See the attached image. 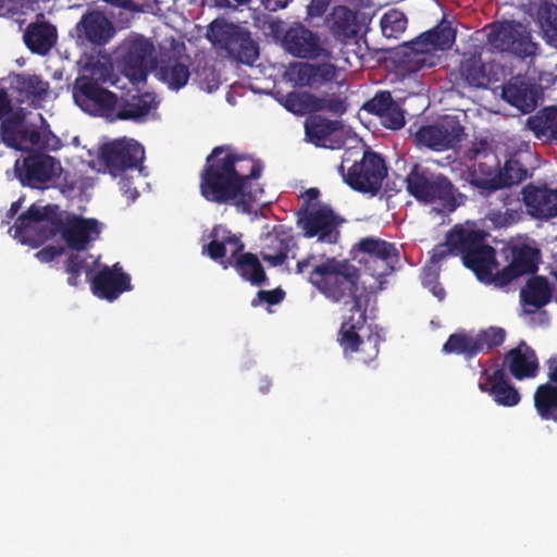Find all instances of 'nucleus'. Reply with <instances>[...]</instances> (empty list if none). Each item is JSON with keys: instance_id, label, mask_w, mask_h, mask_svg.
Here are the masks:
<instances>
[{"instance_id": "nucleus-11", "label": "nucleus", "mask_w": 557, "mask_h": 557, "mask_svg": "<svg viewBox=\"0 0 557 557\" xmlns=\"http://www.w3.org/2000/svg\"><path fill=\"white\" fill-rule=\"evenodd\" d=\"M504 67L497 62H483L478 51L461 54L458 66L450 72V81L461 88H487L500 81Z\"/></svg>"}, {"instance_id": "nucleus-56", "label": "nucleus", "mask_w": 557, "mask_h": 557, "mask_svg": "<svg viewBox=\"0 0 557 557\" xmlns=\"http://www.w3.org/2000/svg\"><path fill=\"white\" fill-rule=\"evenodd\" d=\"M121 193L128 201H135L139 196L137 188L134 186L133 181L126 176L121 177L119 182Z\"/></svg>"}, {"instance_id": "nucleus-60", "label": "nucleus", "mask_w": 557, "mask_h": 557, "mask_svg": "<svg viewBox=\"0 0 557 557\" xmlns=\"http://www.w3.org/2000/svg\"><path fill=\"white\" fill-rule=\"evenodd\" d=\"M62 147V143L59 137L55 135L48 133L44 134V143L41 145V149H48L52 151H57Z\"/></svg>"}, {"instance_id": "nucleus-27", "label": "nucleus", "mask_w": 557, "mask_h": 557, "mask_svg": "<svg viewBox=\"0 0 557 557\" xmlns=\"http://www.w3.org/2000/svg\"><path fill=\"white\" fill-rule=\"evenodd\" d=\"M367 302L363 304L357 298L349 309V314L343 317L337 341L346 354L357 352L363 339L359 332L367 323Z\"/></svg>"}, {"instance_id": "nucleus-55", "label": "nucleus", "mask_w": 557, "mask_h": 557, "mask_svg": "<svg viewBox=\"0 0 557 557\" xmlns=\"http://www.w3.org/2000/svg\"><path fill=\"white\" fill-rule=\"evenodd\" d=\"M330 0H311L307 5V15L310 18L321 17L327 10Z\"/></svg>"}, {"instance_id": "nucleus-23", "label": "nucleus", "mask_w": 557, "mask_h": 557, "mask_svg": "<svg viewBox=\"0 0 557 557\" xmlns=\"http://www.w3.org/2000/svg\"><path fill=\"white\" fill-rule=\"evenodd\" d=\"M92 294L101 299L113 301L124 292L132 289L131 276L116 262L112 267L104 265L90 282Z\"/></svg>"}, {"instance_id": "nucleus-18", "label": "nucleus", "mask_w": 557, "mask_h": 557, "mask_svg": "<svg viewBox=\"0 0 557 557\" xmlns=\"http://www.w3.org/2000/svg\"><path fill=\"white\" fill-rule=\"evenodd\" d=\"M113 22L100 10H87L71 32L78 46L102 48L115 36Z\"/></svg>"}, {"instance_id": "nucleus-24", "label": "nucleus", "mask_w": 557, "mask_h": 557, "mask_svg": "<svg viewBox=\"0 0 557 557\" xmlns=\"http://www.w3.org/2000/svg\"><path fill=\"white\" fill-rule=\"evenodd\" d=\"M189 65L188 57L181 55L175 50H168L156 58L153 70L170 89L180 90L186 86L190 77Z\"/></svg>"}, {"instance_id": "nucleus-41", "label": "nucleus", "mask_w": 557, "mask_h": 557, "mask_svg": "<svg viewBox=\"0 0 557 557\" xmlns=\"http://www.w3.org/2000/svg\"><path fill=\"white\" fill-rule=\"evenodd\" d=\"M481 168L482 164L480 163L478 168L474 165L468 171V182L471 186L478 188L482 196L487 197L503 188L502 177H499L498 173H494L491 168L487 171L482 170L479 172Z\"/></svg>"}, {"instance_id": "nucleus-61", "label": "nucleus", "mask_w": 557, "mask_h": 557, "mask_svg": "<svg viewBox=\"0 0 557 557\" xmlns=\"http://www.w3.org/2000/svg\"><path fill=\"white\" fill-rule=\"evenodd\" d=\"M424 284L431 285L430 290L432 294L438 299L443 300L446 296L445 288L442 286L441 283L436 281V277H434L431 281L425 282Z\"/></svg>"}, {"instance_id": "nucleus-28", "label": "nucleus", "mask_w": 557, "mask_h": 557, "mask_svg": "<svg viewBox=\"0 0 557 557\" xmlns=\"http://www.w3.org/2000/svg\"><path fill=\"white\" fill-rule=\"evenodd\" d=\"M503 364L518 381L535 377L539 372L537 356L524 341L505 354Z\"/></svg>"}, {"instance_id": "nucleus-26", "label": "nucleus", "mask_w": 557, "mask_h": 557, "mask_svg": "<svg viewBox=\"0 0 557 557\" xmlns=\"http://www.w3.org/2000/svg\"><path fill=\"white\" fill-rule=\"evenodd\" d=\"M61 171L60 162L46 153H33L24 158L18 176L24 186L44 188Z\"/></svg>"}, {"instance_id": "nucleus-52", "label": "nucleus", "mask_w": 557, "mask_h": 557, "mask_svg": "<svg viewBox=\"0 0 557 557\" xmlns=\"http://www.w3.org/2000/svg\"><path fill=\"white\" fill-rule=\"evenodd\" d=\"M285 296V292L281 288H275L272 290L260 289L257 293V297L251 300V306L257 307L261 302H267L268 305H277L280 304Z\"/></svg>"}, {"instance_id": "nucleus-32", "label": "nucleus", "mask_w": 557, "mask_h": 557, "mask_svg": "<svg viewBox=\"0 0 557 557\" xmlns=\"http://www.w3.org/2000/svg\"><path fill=\"white\" fill-rule=\"evenodd\" d=\"M326 25L333 37L341 41L356 38L360 30L356 12L345 5L333 8L326 17Z\"/></svg>"}, {"instance_id": "nucleus-1", "label": "nucleus", "mask_w": 557, "mask_h": 557, "mask_svg": "<svg viewBox=\"0 0 557 557\" xmlns=\"http://www.w3.org/2000/svg\"><path fill=\"white\" fill-rule=\"evenodd\" d=\"M260 161L234 152L231 146L214 147L206 158L199 175L200 195L215 205H239L248 195L247 184L260 177Z\"/></svg>"}, {"instance_id": "nucleus-46", "label": "nucleus", "mask_w": 557, "mask_h": 557, "mask_svg": "<svg viewBox=\"0 0 557 557\" xmlns=\"http://www.w3.org/2000/svg\"><path fill=\"white\" fill-rule=\"evenodd\" d=\"M23 123V117L18 114H9L2 119L1 133L4 144L9 147H16L20 127Z\"/></svg>"}, {"instance_id": "nucleus-49", "label": "nucleus", "mask_w": 557, "mask_h": 557, "mask_svg": "<svg viewBox=\"0 0 557 557\" xmlns=\"http://www.w3.org/2000/svg\"><path fill=\"white\" fill-rule=\"evenodd\" d=\"M380 120L384 127L394 131L400 129L406 123L405 112L395 100L388 107V111L382 113Z\"/></svg>"}, {"instance_id": "nucleus-40", "label": "nucleus", "mask_w": 557, "mask_h": 557, "mask_svg": "<svg viewBox=\"0 0 557 557\" xmlns=\"http://www.w3.org/2000/svg\"><path fill=\"white\" fill-rule=\"evenodd\" d=\"M14 89L21 96V100H41L49 90V84L36 74H18L14 79Z\"/></svg>"}, {"instance_id": "nucleus-31", "label": "nucleus", "mask_w": 557, "mask_h": 557, "mask_svg": "<svg viewBox=\"0 0 557 557\" xmlns=\"http://www.w3.org/2000/svg\"><path fill=\"white\" fill-rule=\"evenodd\" d=\"M292 75L297 85L318 88L335 78L336 67L332 63H297Z\"/></svg>"}, {"instance_id": "nucleus-53", "label": "nucleus", "mask_w": 557, "mask_h": 557, "mask_svg": "<svg viewBox=\"0 0 557 557\" xmlns=\"http://www.w3.org/2000/svg\"><path fill=\"white\" fill-rule=\"evenodd\" d=\"M18 138L24 143H28L33 147L41 148L44 143V135L36 128L23 127L18 132L17 139Z\"/></svg>"}, {"instance_id": "nucleus-2", "label": "nucleus", "mask_w": 557, "mask_h": 557, "mask_svg": "<svg viewBox=\"0 0 557 557\" xmlns=\"http://www.w3.org/2000/svg\"><path fill=\"white\" fill-rule=\"evenodd\" d=\"M12 228L13 237L23 245L37 248L60 234L67 247L76 251L87 249L100 234L96 219L71 215L63 220L55 205H30L17 216Z\"/></svg>"}, {"instance_id": "nucleus-25", "label": "nucleus", "mask_w": 557, "mask_h": 557, "mask_svg": "<svg viewBox=\"0 0 557 557\" xmlns=\"http://www.w3.org/2000/svg\"><path fill=\"white\" fill-rule=\"evenodd\" d=\"M481 376L484 380L479 383L480 391L487 393L498 406L515 407L520 403L521 395L510 383L504 367L497 366L491 373L483 369Z\"/></svg>"}, {"instance_id": "nucleus-6", "label": "nucleus", "mask_w": 557, "mask_h": 557, "mask_svg": "<svg viewBox=\"0 0 557 557\" xmlns=\"http://www.w3.org/2000/svg\"><path fill=\"white\" fill-rule=\"evenodd\" d=\"M406 190L418 202L437 203L449 211L462 203L463 195L443 173L414 163L405 177Z\"/></svg>"}, {"instance_id": "nucleus-21", "label": "nucleus", "mask_w": 557, "mask_h": 557, "mask_svg": "<svg viewBox=\"0 0 557 557\" xmlns=\"http://www.w3.org/2000/svg\"><path fill=\"white\" fill-rule=\"evenodd\" d=\"M521 195L531 218L548 221L557 216V188L531 182L522 187Z\"/></svg>"}, {"instance_id": "nucleus-54", "label": "nucleus", "mask_w": 557, "mask_h": 557, "mask_svg": "<svg viewBox=\"0 0 557 557\" xmlns=\"http://www.w3.org/2000/svg\"><path fill=\"white\" fill-rule=\"evenodd\" d=\"M64 252V249L62 247H57L53 245H49L40 249L35 253V257L40 262H51L57 257L61 256Z\"/></svg>"}, {"instance_id": "nucleus-39", "label": "nucleus", "mask_w": 557, "mask_h": 557, "mask_svg": "<svg viewBox=\"0 0 557 557\" xmlns=\"http://www.w3.org/2000/svg\"><path fill=\"white\" fill-rule=\"evenodd\" d=\"M534 407L543 420L557 422V385H539L534 393Z\"/></svg>"}, {"instance_id": "nucleus-17", "label": "nucleus", "mask_w": 557, "mask_h": 557, "mask_svg": "<svg viewBox=\"0 0 557 557\" xmlns=\"http://www.w3.org/2000/svg\"><path fill=\"white\" fill-rule=\"evenodd\" d=\"M465 136V127L459 119L451 115H445L434 124L423 125L414 134L418 145L438 152L454 149Z\"/></svg>"}, {"instance_id": "nucleus-36", "label": "nucleus", "mask_w": 557, "mask_h": 557, "mask_svg": "<svg viewBox=\"0 0 557 557\" xmlns=\"http://www.w3.org/2000/svg\"><path fill=\"white\" fill-rule=\"evenodd\" d=\"M527 126L537 139L557 143V107L550 106L540 110L527 120Z\"/></svg>"}, {"instance_id": "nucleus-35", "label": "nucleus", "mask_w": 557, "mask_h": 557, "mask_svg": "<svg viewBox=\"0 0 557 557\" xmlns=\"http://www.w3.org/2000/svg\"><path fill=\"white\" fill-rule=\"evenodd\" d=\"M341 128V122L318 114L310 115L305 122L306 137L317 147H331L327 145L330 136Z\"/></svg>"}, {"instance_id": "nucleus-38", "label": "nucleus", "mask_w": 557, "mask_h": 557, "mask_svg": "<svg viewBox=\"0 0 557 557\" xmlns=\"http://www.w3.org/2000/svg\"><path fill=\"white\" fill-rule=\"evenodd\" d=\"M499 200L503 206L506 207V210H490L487 219L496 227H507L519 222L522 216L521 207L518 206V208H509L513 202L519 203V197L512 193L502 191L499 194Z\"/></svg>"}, {"instance_id": "nucleus-10", "label": "nucleus", "mask_w": 557, "mask_h": 557, "mask_svg": "<svg viewBox=\"0 0 557 557\" xmlns=\"http://www.w3.org/2000/svg\"><path fill=\"white\" fill-rule=\"evenodd\" d=\"M507 265L494 274L496 287L505 288L520 277L533 275L539 271L542 260L541 250L527 243H515L503 248Z\"/></svg>"}, {"instance_id": "nucleus-42", "label": "nucleus", "mask_w": 557, "mask_h": 557, "mask_svg": "<svg viewBox=\"0 0 557 557\" xmlns=\"http://www.w3.org/2000/svg\"><path fill=\"white\" fill-rule=\"evenodd\" d=\"M523 153H515L499 170L498 175L502 177L503 188L521 183L529 176V170L523 161Z\"/></svg>"}, {"instance_id": "nucleus-48", "label": "nucleus", "mask_w": 557, "mask_h": 557, "mask_svg": "<svg viewBox=\"0 0 557 557\" xmlns=\"http://www.w3.org/2000/svg\"><path fill=\"white\" fill-rule=\"evenodd\" d=\"M454 233H461V226L456 225L455 227H453L447 233L445 242L436 245L433 248L432 260L434 262H440V261L444 260L449 255L459 256V245L455 246V245L451 244V237L450 236Z\"/></svg>"}, {"instance_id": "nucleus-43", "label": "nucleus", "mask_w": 557, "mask_h": 557, "mask_svg": "<svg viewBox=\"0 0 557 557\" xmlns=\"http://www.w3.org/2000/svg\"><path fill=\"white\" fill-rule=\"evenodd\" d=\"M315 95L307 91H290L285 98L283 106L289 112L298 115L314 113Z\"/></svg>"}, {"instance_id": "nucleus-57", "label": "nucleus", "mask_w": 557, "mask_h": 557, "mask_svg": "<svg viewBox=\"0 0 557 557\" xmlns=\"http://www.w3.org/2000/svg\"><path fill=\"white\" fill-rule=\"evenodd\" d=\"M321 265V262H318L317 256L308 255L306 258L299 260L296 264V273L297 274H308L310 275V271L314 269V267ZM309 276H307L308 278Z\"/></svg>"}, {"instance_id": "nucleus-22", "label": "nucleus", "mask_w": 557, "mask_h": 557, "mask_svg": "<svg viewBox=\"0 0 557 557\" xmlns=\"http://www.w3.org/2000/svg\"><path fill=\"white\" fill-rule=\"evenodd\" d=\"M283 45L288 53L299 59L314 60L330 54L319 35L302 24L289 27L283 37Z\"/></svg>"}, {"instance_id": "nucleus-44", "label": "nucleus", "mask_w": 557, "mask_h": 557, "mask_svg": "<svg viewBox=\"0 0 557 557\" xmlns=\"http://www.w3.org/2000/svg\"><path fill=\"white\" fill-rule=\"evenodd\" d=\"M407 16L398 9H391L381 17L382 34L386 38H398L407 28Z\"/></svg>"}, {"instance_id": "nucleus-8", "label": "nucleus", "mask_w": 557, "mask_h": 557, "mask_svg": "<svg viewBox=\"0 0 557 557\" xmlns=\"http://www.w3.org/2000/svg\"><path fill=\"white\" fill-rule=\"evenodd\" d=\"M206 37L220 55L239 63L251 65L259 57L258 44L251 38L250 33L232 22L212 21Z\"/></svg>"}, {"instance_id": "nucleus-14", "label": "nucleus", "mask_w": 557, "mask_h": 557, "mask_svg": "<svg viewBox=\"0 0 557 557\" xmlns=\"http://www.w3.org/2000/svg\"><path fill=\"white\" fill-rule=\"evenodd\" d=\"M505 338L506 331L500 326H490L475 335L458 332L449 335L442 350L445 354L462 355L466 359H471L502 346Z\"/></svg>"}, {"instance_id": "nucleus-12", "label": "nucleus", "mask_w": 557, "mask_h": 557, "mask_svg": "<svg viewBox=\"0 0 557 557\" xmlns=\"http://www.w3.org/2000/svg\"><path fill=\"white\" fill-rule=\"evenodd\" d=\"M487 44L499 52H509L521 59L535 55L537 45L519 22L504 21L490 25Z\"/></svg>"}, {"instance_id": "nucleus-9", "label": "nucleus", "mask_w": 557, "mask_h": 557, "mask_svg": "<svg viewBox=\"0 0 557 557\" xmlns=\"http://www.w3.org/2000/svg\"><path fill=\"white\" fill-rule=\"evenodd\" d=\"M486 233L461 226V233H454L453 245H459V256L466 268L470 269L478 280L496 287L493 270L497 265L495 249L486 244Z\"/></svg>"}, {"instance_id": "nucleus-63", "label": "nucleus", "mask_w": 557, "mask_h": 557, "mask_svg": "<svg viewBox=\"0 0 557 557\" xmlns=\"http://www.w3.org/2000/svg\"><path fill=\"white\" fill-rule=\"evenodd\" d=\"M23 201H24L23 198H18L16 201H13L11 203L10 209L7 211V213L4 215V219H3L4 223L9 224L10 221L17 214V212L22 208Z\"/></svg>"}, {"instance_id": "nucleus-19", "label": "nucleus", "mask_w": 557, "mask_h": 557, "mask_svg": "<svg viewBox=\"0 0 557 557\" xmlns=\"http://www.w3.org/2000/svg\"><path fill=\"white\" fill-rule=\"evenodd\" d=\"M101 160L112 176L137 168L145 158L144 147L135 139H116L104 144L100 151Z\"/></svg>"}, {"instance_id": "nucleus-51", "label": "nucleus", "mask_w": 557, "mask_h": 557, "mask_svg": "<svg viewBox=\"0 0 557 557\" xmlns=\"http://www.w3.org/2000/svg\"><path fill=\"white\" fill-rule=\"evenodd\" d=\"M86 267V259L78 253H72L65 261V272L69 274L67 283L76 287L82 274V270Z\"/></svg>"}, {"instance_id": "nucleus-3", "label": "nucleus", "mask_w": 557, "mask_h": 557, "mask_svg": "<svg viewBox=\"0 0 557 557\" xmlns=\"http://www.w3.org/2000/svg\"><path fill=\"white\" fill-rule=\"evenodd\" d=\"M456 28L446 18L414 39L404 42L395 49L393 61L404 75L414 74L437 65L438 51L449 50L456 41Z\"/></svg>"}, {"instance_id": "nucleus-59", "label": "nucleus", "mask_w": 557, "mask_h": 557, "mask_svg": "<svg viewBox=\"0 0 557 557\" xmlns=\"http://www.w3.org/2000/svg\"><path fill=\"white\" fill-rule=\"evenodd\" d=\"M12 112V103L4 88H0V120Z\"/></svg>"}, {"instance_id": "nucleus-16", "label": "nucleus", "mask_w": 557, "mask_h": 557, "mask_svg": "<svg viewBox=\"0 0 557 557\" xmlns=\"http://www.w3.org/2000/svg\"><path fill=\"white\" fill-rule=\"evenodd\" d=\"M356 250L363 255L359 262L363 263L370 275L376 278L391 274L399 261L395 244L381 238H361L356 245Z\"/></svg>"}, {"instance_id": "nucleus-7", "label": "nucleus", "mask_w": 557, "mask_h": 557, "mask_svg": "<svg viewBox=\"0 0 557 557\" xmlns=\"http://www.w3.org/2000/svg\"><path fill=\"white\" fill-rule=\"evenodd\" d=\"M109 77V69L100 61L89 62L83 74L75 79L73 97L85 112L95 115H110L117 104V96L100 84Z\"/></svg>"}, {"instance_id": "nucleus-4", "label": "nucleus", "mask_w": 557, "mask_h": 557, "mask_svg": "<svg viewBox=\"0 0 557 557\" xmlns=\"http://www.w3.org/2000/svg\"><path fill=\"white\" fill-rule=\"evenodd\" d=\"M210 242L202 247V255L220 262L224 269L234 268L237 274L253 286L267 284L268 277L257 255L245 252L240 236L222 224L212 227Z\"/></svg>"}, {"instance_id": "nucleus-45", "label": "nucleus", "mask_w": 557, "mask_h": 557, "mask_svg": "<svg viewBox=\"0 0 557 557\" xmlns=\"http://www.w3.org/2000/svg\"><path fill=\"white\" fill-rule=\"evenodd\" d=\"M314 112L326 111L341 116L348 109L347 97L342 94H329L322 97L315 95Z\"/></svg>"}, {"instance_id": "nucleus-47", "label": "nucleus", "mask_w": 557, "mask_h": 557, "mask_svg": "<svg viewBox=\"0 0 557 557\" xmlns=\"http://www.w3.org/2000/svg\"><path fill=\"white\" fill-rule=\"evenodd\" d=\"M394 101L391 91L380 90L362 104V109L369 114L381 116L383 112L388 111V107Z\"/></svg>"}, {"instance_id": "nucleus-64", "label": "nucleus", "mask_w": 557, "mask_h": 557, "mask_svg": "<svg viewBox=\"0 0 557 557\" xmlns=\"http://www.w3.org/2000/svg\"><path fill=\"white\" fill-rule=\"evenodd\" d=\"M548 379L550 382L557 383V362L555 364H549Z\"/></svg>"}, {"instance_id": "nucleus-30", "label": "nucleus", "mask_w": 557, "mask_h": 557, "mask_svg": "<svg viewBox=\"0 0 557 557\" xmlns=\"http://www.w3.org/2000/svg\"><path fill=\"white\" fill-rule=\"evenodd\" d=\"M296 246L294 236L285 231L283 226L275 227L264 238V244L260 250L261 258L272 267L282 265L288 258V253Z\"/></svg>"}, {"instance_id": "nucleus-58", "label": "nucleus", "mask_w": 557, "mask_h": 557, "mask_svg": "<svg viewBox=\"0 0 557 557\" xmlns=\"http://www.w3.org/2000/svg\"><path fill=\"white\" fill-rule=\"evenodd\" d=\"M490 149L488 143L485 139L473 143V145L467 150V158L469 160H475L481 154H485Z\"/></svg>"}, {"instance_id": "nucleus-13", "label": "nucleus", "mask_w": 557, "mask_h": 557, "mask_svg": "<svg viewBox=\"0 0 557 557\" xmlns=\"http://www.w3.org/2000/svg\"><path fill=\"white\" fill-rule=\"evenodd\" d=\"M344 164L339 165L345 183L354 190L376 195L387 174V169L381 156L374 151H364L359 162L355 161L344 173Z\"/></svg>"}, {"instance_id": "nucleus-29", "label": "nucleus", "mask_w": 557, "mask_h": 557, "mask_svg": "<svg viewBox=\"0 0 557 557\" xmlns=\"http://www.w3.org/2000/svg\"><path fill=\"white\" fill-rule=\"evenodd\" d=\"M553 299V286L543 275H531L520 289V302L525 314L535 313Z\"/></svg>"}, {"instance_id": "nucleus-50", "label": "nucleus", "mask_w": 557, "mask_h": 557, "mask_svg": "<svg viewBox=\"0 0 557 557\" xmlns=\"http://www.w3.org/2000/svg\"><path fill=\"white\" fill-rule=\"evenodd\" d=\"M380 342L381 337L376 333H371L367 338L362 339L357 352L360 354V360L363 363H369L376 359Z\"/></svg>"}, {"instance_id": "nucleus-15", "label": "nucleus", "mask_w": 557, "mask_h": 557, "mask_svg": "<svg viewBox=\"0 0 557 557\" xmlns=\"http://www.w3.org/2000/svg\"><path fill=\"white\" fill-rule=\"evenodd\" d=\"M344 219L326 203L307 208L298 219V226L307 238H317L319 243L334 245L341 236L339 226Z\"/></svg>"}, {"instance_id": "nucleus-5", "label": "nucleus", "mask_w": 557, "mask_h": 557, "mask_svg": "<svg viewBox=\"0 0 557 557\" xmlns=\"http://www.w3.org/2000/svg\"><path fill=\"white\" fill-rule=\"evenodd\" d=\"M360 274L359 270L347 260L327 258L321 265L310 271L308 282L332 302L348 304V299L358 298L362 302V295L358 294Z\"/></svg>"}, {"instance_id": "nucleus-33", "label": "nucleus", "mask_w": 557, "mask_h": 557, "mask_svg": "<svg viewBox=\"0 0 557 557\" xmlns=\"http://www.w3.org/2000/svg\"><path fill=\"white\" fill-rule=\"evenodd\" d=\"M502 99L523 113H529L536 107L532 88L519 77H513L503 85Z\"/></svg>"}, {"instance_id": "nucleus-62", "label": "nucleus", "mask_w": 557, "mask_h": 557, "mask_svg": "<svg viewBox=\"0 0 557 557\" xmlns=\"http://www.w3.org/2000/svg\"><path fill=\"white\" fill-rule=\"evenodd\" d=\"M289 2L290 0H262L264 8L271 12L285 9Z\"/></svg>"}, {"instance_id": "nucleus-37", "label": "nucleus", "mask_w": 557, "mask_h": 557, "mask_svg": "<svg viewBox=\"0 0 557 557\" xmlns=\"http://www.w3.org/2000/svg\"><path fill=\"white\" fill-rule=\"evenodd\" d=\"M151 102L152 97L148 92L117 99L115 117L123 121L139 120L150 112Z\"/></svg>"}, {"instance_id": "nucleus-20", "label": "nucleus", "mask_w": 557, "mask_h": 557, "mask_svg": "<svg viewBox=\"0 0 557 557\" xmlns=\"http://www.w3.org/2000/svg\"><path fill=\"white\" fill-rule=\"evenodd\" d=\"M122 61L126 71L134 77L145 76L156 64L154 46L143 36H134L125 39L121 47Z\"/></svg>"}, {"instance_id": "nucleus-34", "label": "nucleus", "mask_w": 557, "mask_h": 557, "mask_svg": "<svg viewBox=\"0 0 557 557\" xmlns=\"http://www.w3.org/2000/svg\"><path fill=\"white\" fill-rule=\"evenodd\" d=\"M57 40V28L48 22L30 23L25 33L24 41L27 48L38 54H46Z\"/></svg>"}]
</instances>
